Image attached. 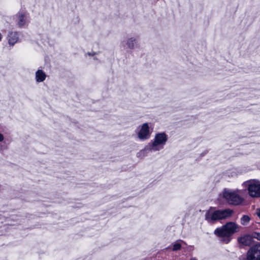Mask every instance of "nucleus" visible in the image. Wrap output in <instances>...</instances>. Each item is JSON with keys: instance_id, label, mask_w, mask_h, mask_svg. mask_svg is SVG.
<instances>
[{"instance_id": "4", "label": "nucleus", "mask_w": 260, "mask_h": 260, "mask_svg": "<svg viewBox=\"0 0 260 260\" xmlns=\"http://www.w3.org/2000/svg\"><path fill=\"white\" fill-rule=\"evenodd\" d=\"M247 188L249 195L252 198H260V182L249 180L244 183Z\"/></svg>"}, {"instance_id": "12", "label": "nucleus", "mask_w": 260, "mask_h": 260, "mask_svg": "<svg viewBox=\"0 0 260 260\" xmlns=\"http://www.w3.org/2000/svg\"><path fill=\"white\" fill-rule=\"evenodd\" d=\"M250 220V218L248 215H243L241 218V223L243 225H247Z\"/></svg>"}, {"instance_id": "15", "label": "nucleus", "mask_w": 260, "mask_h": 260, "mask_svg": "<svg viewBox=\"0 0 260 260\" xmlns=\"http://www.w3.org/2000/svg\"><path fill=\"white\" fill-rule=\"evenodd\" d=\"M251 237L253 238H255L258 240H260V233H259L255 232L252 234Z\"/></svg>"}, {"instance_id": "2", "label": "nucleus", "mask_w": 260, "mask_h": 260, "mask_svg": "<svg viewBox=\"0 0 260 260\" xmlns=\"http://www.w3.org/2000/svg\"><path fill=\"white\" fill-rule=\"evenodd\" d=\"M234 211L230 209L224 210H217L213 212L208 211L205 215L207 220L210 222H213L216 220L225 219L232 216Z\"/></svg>"}, {"instance_id": "8", "label": "nucleus", "mask_w": 260, "mask_h": 260, "mask_svg": "<svg viewBox=\"0 0 260 260\" xmlns=\"http://www.w3.org/2000/svg\"><path fill=\"white\" fill-rule=\"evenodd\" d=\"M18 35L17 32H10L8 36L9 44L13 46L18 40Z\"/></svg>"}, {"instance_id": "11", "label": "nucleus", "mask_w": 260, "mask_h": 260, "mask_svg": "<svg viewBox=\"0 0 260 260\" xmlns=\"http://www.w3.org/2000/svg\"><path fill=\"white\" fill-rule=\"evenodd\" d=\"M25 16L24 14H19L18 24L19 26H22L25 24Z\"/></svg>"}, {"instance_id": "19", "label": "nucleus", "mask_w": 260, "mask_h": 260, "mask_svg": "<svg viewBox=\"0 0 260 260\" xmlns=\"http://www.w3.org/2000/svg\"><path fill=\"white\" fill-rule=\"evenodd\" d=\"M2 39V34L0 33V41H1Z\"/></svg>"}, {"instance_id": "6", "label": "nucleus", "mask_w": 260, "mask_h": 260, "mask_svg": "<svg viewBox=\"0 0 260 260\" xmlns=\"http://www.w3.org/2000/svg\"><path fill=\"white\" fill-rule=\"evenodd\" d=\"M245 260H260V244H256L248 250Z\"/></svg>"}, {"instance_id": "13", "label": "nucleus", "mask_w": 260, "mask_h": 260, "mask_svg": "<svg viewBox=\"0 0 260 260\" xmlns=\"http://www.w3.org/2000/svg\"><path fill=\"white\" fill-rule=\"evenodd\" d=\"M180 242H181L183 244H185V242L182 240L177 241L173 245V251H176V250H178L180 249V248L181 247V245L180 244Z\"/></svg>"}, {"instance_id": "5", "label": "nucleus", "mask_w": 260, "mask_h": 260, "mask_svg": "<svg viewBox=\"0 0 260 260\" xmlns=\"http://www.w3.org/2000/svg\"><path fill=\"white\" fill-rule=\"evenodd\" d=\"M167 141V135L165 133L156 134L151 149L153 151L159 150L162 148L161 145H165Z\"/></svg>"}, {"instance_id": "3", "label": "nucleus", "mask_w": 260, "mask_h": 260, "mask_svg": "<svg viewBox=\"0 0 260 260\" xmlns=\"http://www.w3.org/2000/svg\"><path fill=\"white\" fill-rule=\"evenodd\" d=\"M240 193V191L225 190L223 192V197L230 205L237 206L244 200Z\"/></svg>"}, {"instance_id": "10", "label": "nucleus", "mask_w": 260, "mask_h": 260, "mask_svg": "<svg viewBox=\"0 0 260 260\" xmlns=\"http://www.w3.org/2000/svg\"><path fill=\"white\" fill-rule=\"evenodd\" d=\"M46 77L45 73L42 70H39L36 73V79L38 82H43L45 80Z\"/></svg>"}, {"instance_id": "1", "label": "nucleus", "mask_w": 260, "mask_h": 260, "mask_svg": "<svg viewBox=\"0 0 260 260\" xmlns=\"http://www.w3.org/2000/svg\"><path fill=\"white\" fill-rule=\"evenodd\" d=\"M240 226L234 222H229L220 228H217L214 234L221 238V241L228 243L231 240V236L239 231Z\"/></svg>"}, {"instance_id": "16", "label": "nucleus", "mask_w": 260, "mask_h": 260, "mask_svg": "<svg viewBox=\"0 0 260 260\" xmlns=\"http://www.w3.org/2000/svg\"><path fill=\"white\" fill-rule=\"evenodd\" d=\"M256 214L260 219V209H257L256 211Z\"/></svg>"}, {"instance_id": "9", "label": "nucleus", "mask_w": 260, "mask_h": 260, "mask_svg": "<svg viewBox=\"0 0 260 260\" xmlns=\"http://www.w3.org/2000/svg\"><path fill=\"white\" fill-rule=\"evenodd\" d=\"M239 243L245 245L249 246L251 244L252 237L249 235H245L238 238Z\"/></svg>"}, {"instance_id": "7", "label": "nucleus", "mask_w": 260, "mask_h": 260, "mask_svg": "<svg viewBox=\"0 0 260 260\" xmlns=\"http://www.w3.org/2000/svg\"><path fill=\"white\" fill-rule=\"evenodd\" d=\"M138 137L140 139H147L150 137L149 127L147 123H144L138 133Z\"/></svg>"}, {"instance_id": "14", "label": "nucleus", "mask_w": 260, "mask_h": 260, "mask_svg": "<svg viewBox=\"0 0 260 260\" xmlns=\"http://www.w3.org/2000/svg\"><path fill=\"white\" fill-rule=\"evenodd\" d=\"M135 40H133V39H130L127 41V45L130 48H133L134 45V42Z\"/></svg>"}, {"instance_id": "17", "label": "nucleus", "mask_w": 260, "mask_h": 260, "mask_svg": "<svg viewBox=\"0 0 260 260\" xmlns=\"http://www.w3.org/2000/svg\"><path fill=\"white\" fill-rule=\"evenodd\" d=\"M4 140L3 135L0 134V141H2Z\"/></svg>"}, {"instance_id": "18", "label": "nucleus", "mask_w": 260, "mask_h": 260, "mask_svg": "<svg viewBox=\"0 0 260 260\" xmlns=\"http://www.w3.org/2000/svg\"><path fill=\"white\" fill-rule=\"evenodd\" d=\"M190 260H198L196 257H192Z\"/></svg>"}]
</instances>
